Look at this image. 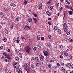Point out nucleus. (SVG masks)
Masks as SVG:
<instances>
[{
  "label": "nucleus",
  "mask_w": 73,
  "mask_h": 73,
  "mask_svg": "<svg viewBox=\"0 0 73 73\" xmlns=\"http://www.w3.org/2000/svg\"><path fill=\"white\" fill-rule=\"evenodd\" d=\"M25 50L26 52H27L28 54L29 53V51L30 50V47L29 46H27L25 48Z\"/></svg>",
  "instance_id": "f257e3e1"
},
{
  "label": "nucleus",
  "mask_w": 73,
  "mask_h": 73,
  "mask_svg": "<svg viewBox=\"0 0 73 73\" xmlns=\"http://www.w3.org/2000/svg\"><path fill=\"white\" fill-rule=\"evenodd\" d=\"M24 29L25 31H29L30 29V27L27 25H26L25 26Z\"/></svg>",
  "instance_id": "f03ea898"
},
{
  "label": "nucleus",
  "mask_w": 73,
  "mask_h": 73,
  "mask_svg": "<svg viewBox=\"0 0 73 73\" xmlns=\"http://www.w3.org/2000/svg\"><path fill=\"white\" fill-rule=\"evenodd\" d=\"M43 52L44 53V56L46 57H48L49 56V53L47 51L44 50L43 51Z\"/></svg>",
  "instance_id": "7ed1b4c3"
},
{
  "label": "nucleus",
  "mask_w": 73,
  "mask_h": 73,
  "mask_svg": "<svg viewBox=\"0 0 73 73\" xmlns=\"http://www.w3.org/2000/svg\"><path fill=\"white\" fill-rule=\"evenodd\" d=\"M39 57L40 59V60L42 61L43 60V59L44 58V56H42V54H40Z\"/></svg>",
  "instance_id": "20e7f679"
},
{
  "label": "nucleus",
  "mask_w": 73,
  "mask_h": 73,
  "mask_svg": "<svg viewBox=\"0 0 73 73\" xmlns=\"http://www.w3.org/2000/svg\"><path fill=\"white\" fill-rule=\"evenodd\" d=\"M64 31L65 32L68 31V26H66V27H64Z\"/></svg>",
  "instance_id": "39448f33"
},
{
  "label": "nucleus",
  "mask_w": 73,
  "mask_h": 73,
  "mask_svg": "<svg viewBox=\"0 0 73 73\" xmlns=\"http://www.w3.org/2000/svg\"><path fill=\"white\" fill-rule=\"evenodd\" d=\"M58 34V35H61V30L60 29H58L57 31Z\"/></svg>",
  "instance_id": "423d86ee"
},
{
  "label": "nucleus",
  "mask_w": 73,
  "mask_h": 73,
  "mask_svg": "<svg viewBox=\"0 0 73 73\" xmlns=\"http://www.w3.org/2000/svg\"><path fill=\"white\" fill-rule=\"evenodd\" d=\"M38 8L39 9H42V5L41 4H40L38 5Z\"/></svg>",
  "instance_id": "0eeeda50"
},
{
  "label": "nucleus",
  "mask_w": 73,
  "mask_h": 73,
  "mask_svg": "<svg viewBox=\"0 0 73 73\" xmlns=\"http://www.w3.org/2000/svg\"><path fill=\"white\" fill-rule=\"evenodd\" d=\"M33 19L34 21H35V23H37V19L33 17Z\"/></svg>",
  "instance_id": "6e6552de"
},
{
  "label": "nucleus",
  "mask_w": 73,
  "mask_h": 73,
  "mask_svg": "<svg viewBox=\"0 0 73 73\" xmlns=\"http://www.w3.org/2000/svg\"><path fill=\"white\" fill-rule=\"evenodd\" d=\"M28 3V1L25 0L23 1V4L24 5H26Z\"/></svg>",
  "instance_id": "1a4fd4ad"
},
{
  "label": "nucleus",
  "mask_w": 73,
  "mask_h": 73,
  "mask_svg": "<svg viewBox=\"0 0 73 73\" xmlns=\"http://www.w3.org/2000/svg\"><path fill=\"white\" fill-rule=\"evenodd\" d=\"M52 1V0H47V4H50V3H51V2Z\"/></svg>",
  "instance_id": "9d476101"
},
{
  "label": "nucleus",
  "mask_w": 73,
  "mask_h": 73,
  "mask_svg": "<svg viewBox=\"0 0 73 73\" xmlns=\"http://www.w3.org/2000/svg\"><path fill=\"white\" fill-rule=\"evenodd\" d=\"M10 5L11 6L13 7H16V5L12 3H11Z\"/></svg>",
  "instance_id": "9b49d317"
},
{
  "label": "nucleus",
  "mask_w": 73,
  "mask_h": 73,
  "mask_svg": "<svg viewBox=\"0 0 73 73\" xmlns=\"http://www.w3.org/2000/svg\"><path fill=\"white\" fill-rule=\"evenodd\" d=\"M6 57L7 58H8L9 60H10V57H11V56L9 55H7Z\"/></svg>",
  "instance_id": "f8f14e48"
},
{
  "label": "nucleus",
  "mask_w": 73,
  "mask_h": 73,
  "mask_svg": "<svg viewBox=\"0 0 73 73\" xmlns=\"http://www.w3.org/2000/svg\"><path fill=\"white\" fill-rule=\"evenodd\" d=\"M35 60H37V62H38L40 61V60L38 59V58L37 57H35Z\"/></svg>",
  "instance_id": "ddd939ff"
},
{
  "label": "nucleus",
  "mask_w": 73,
  "mask_h": 73,
  "mask_svg": "<svg viewBox=\"0 0 73 73\" xmlns=\"http://www.w3.org/2000/svg\"><path fill=\"white\" fill-rule=\"evenodd\" d=\"M46 15H48V16H50L51 15V14L49 13V11H47L46 12Z\"/></svg>",
  "instance_id": "4468645a"
},
{
  "label": "nucleus",
  "mask_w": 73,
  "mask_h": 73,
  "mask_svg": "<svg viewBox=\"0 0 73 73\" xmlns=\"http://www.w3.org/2000/svg\"><path fill=\"white\" fill-rule=\"evenodd\" d=\"M71 66V64H70L69 63H67L66 64V66L68 67L69 66Z\"/></svg>",
  "instance_id": "2eb2a0df"
},
{
  "label": "nucleus",
  "mask_w": 73,
  "mask_h": 73,
  "mask_svg": "<svg viewBox=\"0 0 73 73\" xmlns=\"http://www.w3.org/2000/svg\"><path fill=\"white\" fill-rule=\"evenodd\" d=\"M68 13L69 15H73V13L72 12V11H68Z\"/></svg>",
  "instance_id": "dca6fc26"
},
{
  "label": "nucleus",
  "mask_w": 73,
  "mask_h": 73,
  "mask_svg": "<svg viewBox=\"0 0 73 73\" xmlns=\"http://www.w3.org/2000/svg\"><path fill=\"white\" fill-rule=\"evenodd\" d=\"M7 41V38L4 37L3 39V41H4V42H6Z\"/></svg>",
  "instance_id": "f3484780"
},
{
  "label": "nucleus",
  "mask_w": 73,
  "mask_h": 73,
  "mask_svg": "<svg viewBox=\"0 0 73 73\" xmlns=\"http://www.w3.org/2000/svg\"><path fill=\"white\" fill-rule=\"evenodd\" d=\"M37 46V48H38V49H41V46L40 44H38Z\"/></svg>",
  "instance_id": "a211bd4d"
},
{
  "label": "nucleus",
  "mask_w": 73,
  "mask_h": 73,
  "mask_svg": "<svg viewBox=\"0 0 73 73\" xmlns=\"http://www.w3.org/2000/svg\"><path fill=\"white\" fill-rule=\"evenodd\" d=\"M59 47L60 48V49H63V46L62 45H60L59 46Z\"/></svg>",
  "instance_id": "6ab92c4d"
},
{
  "label": "nucleus",
  "mask_w": 73,
  "mask_h": 73,
  "mask_svg": "<svg viewBox=\"0 0 73 73\" xmlns=\"http://www.w3.org/2000/svg\"><path fill=\"white\" fill-rule=\"evenodd\" d=\"M66 27H68V26H66V24L65 23H64L63 25V28Z\"/></svg>",
  "instance_id": "aec40b11"
},
{
  "label": "nucleus",
  "mask_w": 73,
  "mask_h": 73,
  "mask_svg": "<svg viewBox=\"0 0 73 73\" xmlns=\"http://www.w3.org/2000/svg\"><path fill=\"white\" fill-rule=\"evenodd\" d=\"M31 68H35V65H34V64H31Z\"/></svg>",
  "instance_id": "412c9836"
},
{
  "label": "nucleus",
  "mask_w": 73,
  "mask_h": 73,
  "mask_svg": "<svg viewBox=\"0 0 73 73\" xmlns=\"http://www.w3.org/2000/svg\"><path fill=\"white\" fill-rule=\"evenodd\" d=\"M54 61V58H52L50 61V62H53Z\"/></svg>",
  "instance_id": "4be33fe9"
},
{
  "label": "nucleus",
  "mask_w": 73,
  "mask_h": 73,
  "mask_svg": "<svg viewBox=\"0 0 73 73\" xmlns=\"http://www.w3.org/2000/svg\"><path fill=\"white\" fill-rule=\"evenodd\" d=\"M5 33L6 34H8V31L6 29H5Z\"/></svg>",
  "instance_id": "5701e85b"
},
{
  "label": "nucleus",
  "mask_w": 73,
  "mask_h": 73,
  "mask_svg": "<svg viewBox=\"0 0 73 73\" xmlns=\"http://www.w3.org/2000/svg\"><path fill=\"white\" fill-rule=\"evenodd\" d=\"M5 72L6 73H8V72H9V70L7 68H6L5 70Z\"/></svg>",
  "instance_id": "b1692460"
},
{
  "label": "nucleus",
  "mask_w": 73,
  "mask_h": 73,
  "mask_svg": "<svg viewBox=\"0 0 73 73\" xmlns=\"http://www.w3.org/2000/svg\"><path fill=\"white\" fill-rule=\"evenodd\" d=\"M40 38H41L40 37V35L38 36L37 38L38 40H40Z\"/></svg>",
  "instance_id": "393cba45"
},
{
  "label": "nucleus",
  "mask_w": 73,
  "mask_h": 73,
  "mask_svg": "<svg viewBox=\"0 0 73 73\" xmlns=\"http://www.w3.org/2000/svg\"><path fill=\"white\" fill-rule=\"evenodd\" d=\"M15 59L17 61H19V58L17 57H15Z\"/></svg>",
  "instance_id": "a878e982"
},
{
  "label": "nucleus",
  "mask_w": 73,
  "mask_h": 73,
  "mask_svg": "<svg viewBox=\"0 0 73 73\" xmlns=\"http://www.w3.org/2000/svg\"><path fill=\"white\" fill-rule=\"evenodd\" d=\"M53 7H54V6H51L50 8V10H52L53 9Z\"/></svg>",
  "instance_id": "bb28decb"
},
{
  "label": "nucleus",
  "mask_w": 73,
  "mask_h": 73,
  "mask_svg": "<svg viewBox=\"0 0 73 73\" xmlns=\"http://www.w3.org/2000/svg\"><path fill=\"white\" fill-rule=\"evenodd\" d=\"M36 65L37 67H38V66H40V63H37L36 64Z\"/></svg>",
  "instance_id": "cd10ccee"
},
{
  "label": "nucleus",
  "mask_w": 73,
  "mask_h": 73,
  "mask_svg": "<svg viewBox=\"0 0 73 73\" xmlns=\"http://www.w3.org/2000/svg\"><path fill=\"white\" fill-rule=\"evenodd\" d=\"M70 31H68L67 32V35H70Z\"/></svg>",
  "instance_id": "c85d7f7f"
},
{
  "label": "nucleus",
  "mask_w": 73,
  "mask_h": 73,
  "mask_svg": "<svg viewBox=\"0 0 73 73\" xmlns=\"http://www.w3.org/2000/svg\"><path fill=\"white\" fill-rule=\"evenodd\" d=\"M57 27L56 26H55L54 27V31H56L57 30Z\"/></svg>",
  "instance_id": "c756f323"
},
{
  "label": "nucleus",
  "mask_w": 73,
  "mask_h": 73,
  "mask_svg": "<svg viewBox=\"0 0 73 73\" xmlns=\"http://www.w3.org/2000/svg\"><path fill=\"white\" fill-rule=\"evenodd\" d=\"M18 72L19 73H22V71H21V70L20 69L18 70Z\"/></svg>",
  "instance_id": "7c9ffc66"
},
{
  "label": "nucleus",
  "mask_w": 73,
  "mask_h": 73,
  "mask_svg": "<svg viewBox=\"0 0 73 73\" xmlns=\"http://www.w3.org/2000/svg\"><path fill=\"white\" fill-rule=\"evenodd\" d=\"M0 16H1V17H3V16H4V15H3V13H1L0 14Z\"/></svg>",
  "instance_id": "2f4dec72"
},
{
  "label": "nucleus",
  "mask_w": 73,
  "mask_h": 73,
  "mask_svg": "<svg viewBox=\"0 0 73 73\" xmlns=\"http://www.w3.org/2000/svg\"><path fill=\"white\" fill-rule=\"evenodd\" d=\"M64 55L66 56H68V53L67 52H65L64 53Z\"/></svg>",
  "instance_id": "473e14b6"
},
{
  "label": "nucleus",
  "mask_w": 73,
  "mask_h": 73,
  "mask_svg": "<svg viewBox=\"0 0 73 73\" xmlns=\"http://www.w3.org/2000/svg\"><path fill=\"white\" fill-rule=\"evenodd\" d=\"M59 4L58 3H56V7H58L59 6Z\"/></svg>",
  "instance_id": "72a5a7b5"
},
{
  "label": "nucleus",
  "mask_w": 73,
  "mask_h": 73,
  "mask_svg": "<svg viewBox=\"0 0 73 73\" xmlns=\"http://www.w3.org/2000/svg\"><path fill=\"white\" fill-rule=\"evenodd\" d=\"M31 60L33 62H34V61H35V58H32Z\"/></svg>",
  "instance_id": "f704fd0d"
},
{
  "label": "nucleus",
  "mask_w": 73,
  "mask_h": 73,
  "mask_svg": "<svg viewBox=\"0 0 73 73\" xmlns=\"http://www.w3.org/2000/svg\"><path fill=\"white\" fill-rule=\"evenodd\" d=\"M68 40L70 42H72L73 41V40L71 38H69Z\"/></svg>",
  "instance_id": "c9c22d12"
},
{
  "label": "nucleus",
  "mask_w": 73,
  "mask_h": 73,
  "mask_svg": "<svg viewBox=\"0 0 73 73\" xmlns=\"http://www.w3.org/2000/svg\"><path fill=\"white\" fill-rule=\"evenodd\" d=\"M51 37H52L50 35H49L48 36V38H49V39H50V38H51Z\"/></svg>",
  "instance_id": "e433bc0d"
},
{
  "label": "nucleus",
  "mask_w": 73,
  "mask_h": 73,
  "mask_svg": "<svg viewBox=\"0 0 73 73\" xmlns=\"http://www.w3.org/2000/svg\"><path fill=\"white\" fill-rule=\"evenodd\" d=\"M11 27L12 29H13L15 28V26L12 25L11 26Z\"/></svg>",
  "instance_id": "4c0bfd02"
},
{
  "label": "nucleus",
  "mask_w": 73,
  "mask_h": 73,
  "mask_svg": "<svg viewBox=\"0 0 73 73\" xmlns=\"http://www.w3.org/2000/svg\"><path fill=\"white\" fill-rule=\"evenodd\" d=\"M5 61H6V62H9V60H7L6 58L5 59Z\"/></svg>",
  "instance_id": "58836bf2"
},
{
  "label": "nucleus",
  "mask_w": 73,
  "mask_h": 73,
  "mask_svg": "<svg viewBox=\"0 0 73 73\" xmlns=\"http://www.w3.org/2000/svg\"><path fill=\"white\" fill-rule=\"evenodd\" d=\"M3 54L4 56H7V52H4Z\"/></svg>",
  "instance_id": "ea45409f"
},
{
  "label": "nucleus",
  "mask_w": 73,
  "mask_h": 73,
  "mask_svg": "<svg viewBox=\"0 0 73 73\" xmlns=\"http://www.w3.org/2000/svg\"><path fill=\"white\" fill-rule=\"evenodd\" d=\"M57 66L58 67H60V64H59V63H58L57 64Z\"/></svg>",
  "instance_id": "a19ab883"
},
{
  "label": "nucleus",
  "mask_w": 73,
  "mask_h": 73,
  "mask_svg": "<svg viewBox=\"0 0 73 73\" xmlns=\"http://www.w3.org/2000/svg\"><path fill=\"white\" fill-rule=\"evenodd\" d=\"M19 57H22V54L21 53H19Z\"/></svg>",
  "instance_id": "79ce46f5"
},
{
  "label": "nucleus",
  "mask_w": 73,
  "mask_h": 73,
  "mask_svg": "<svg viewBox=\"0 0 73 73\" xmlns=\"http://www.w3.org/2000/svg\"><path fill=\"white\" fill-rule=\"evenodd\" d=\"M29 22L30 23L32 22V19L31 18H30L29 19Z\"/></svg>",
  "instance_id": "37998d69"
},
{
  "label": "nucleus",
  "mask_w": 73,
  "mask_h": 73,
  "mask_svg": "<svg viewBox=\"0 0 73 73\" xmlns=\"http://www.w3.org/2000/svg\"><path fill=\"white\" fill-rule=\"evenodd\" d=\"M62 9H63V8L62 7H61L59 8V10H60V11H62Z\"/></svg>",
  "instance_id": "c03bdc74"
},
{
  "label": "nucleus",
  "mask_w": 73,
  "mask_h": 73,
  "mask_svg": "<svg viewBox=\"0 0 73 73\" xmlns=\"http://www.w3.org/2000/svg\"><path fill=\"white\" fill-rule=\"evenodd\" d=\"M37 50V48H36V47H34V48L33 49V50H34V51H35L36 50Z\"/></svg>",
  "instance_id": "a18cd8bd"
},
{
  "label": "nucleus",
  "mask_w": 73,
  "mask_h": 73,
  "mask_svg": "<svg viewBox=\"0 0 73 73\" xmlns=\"http://www.w3.org/2000/svg\"><path fill=\"white\" fill-rule=\"evenodd\" d=\"M4 11L5 12H6V11H7V8H4Z\"/></svg>",
  "instance_id": "49530a36"
},
{
  "label": "nucleus",
  "mask_w": 73,
  "mask_h": 73,
  "mask_svg": "<svg viewBox=\"0 0 73 73\" xmlns=\"http://www.w3.org/2000/svg\"><path fill=\"white\" fill-rule=\"evenodd\" d=\"M48 67L49 68H50L51 67H52V66H51V65L50 64H49L48 65Z\"/></svg>",
  "instance_id": "de8ad7c7"
},
{
  "label": "nucleus",
  "mask_w": 73,
  "mask_h": 73,
  "mask_svg": "<svg viewBox=\"0 0 73 73\" xmlns=\"http://www.w3.org/2000/svg\"><path fill=\"white\" fill-rule=\"evenodd\" d=\"M61 71L62 72H63V71H65V68H62V69Z\"/></svg>",
  "instance_id": "09e8293b"
},
{
  "label": "nucleus",
  "mask_w": 73,
  "mask_h": 73,
  "mask_svg": "<svg viewBox=\"0 0 73 73\" xmlns=\"http://www.w3.org/2000/svg\"><path fill=\"white\" fill-rule=\"evenodd\" d=\"M3 48H4V47L3 46H0V49H2Z\"/></svg>",
  "instance_id": "8fccbe9b"
},
{
  "label": "nucleus",
  "mask_w": 73,
  "mask_h": 73,
  "mask_svg": "<svg viewBox=\"0 0 73 73\" xmlns=\"http://www.w3.org/2000/svg\"><path fill=\"white\" fill-rule=\"evenodd\" d=\"M19 17H17L16 19H17V21L18 22L19 21Z\"/></svg>",
  "instance_id": "3c124183"
},
{
  "label": "nucleus",
  "mask_w": 73,
  "mask_h": 73,
  "mask_svg": "<svg viewBox=\"0 0 73 73\" xmlns=\"http://www.w3.org/2000/svg\"><path fill=\"white\" fill-rule=\"evenodd\" d=\"M26 66L27 67H28V66H29V64H26Z\"/></svg>",
  "instance_id": "603ef678"
},
{
  "label": "nucleus",
  "mask_w": 73,
  "mask_h": 73,
  "mask_svg": "<svg viewBox=\"0 0 73 73\" xmlns=\"http://www.w3.org/2000/svg\"><path fill=\"white\" fill-rule=\"evenodd\" d=\"M17 64V63L15 62L13 64V66H15Z\"/></svg>",
  "instance_id": "864d4df0"
},
{
  "label": "nucleus",
  "mask_w": 73,
  "mask_h": 73,
  "mask_svg": "<svg viewBox=\"0 0 73 73\" xmlns=\"http://www.w3.org/2000/svg\"><path fill=\"white\" fill-rule=\"evenodd\" d=\"M68 0L65 1V3L66 4H68Z\"/></svg>",
  "instance_id": "5fc2aeb1"
},
{
  "label": "nucleus",
  "mask_w": 73,
  "mask_h": 73,
  "mask_svg": "<svg viewBox=\"0 0 73 73\" xmlns=\"http://www.w3.org/2000/svg\"><path fill=\"white\" fill-rule=\"evenodd\" d=\"M15 67L16 69H18L19 68V66H16Z\"/></svg>",
  "instance_id": "6e6d98bb"
},
{
  "label": "nucleus",
  "mask_w": 73,
  "mask_h": 73,
  "mask_svg": "<svg viewBox=\"0 0 73 73\" xmlns=\"http://www.w3.org/2000/svg\"><path fill=\"white\" fill-rule=\"evenodd\" d=\"M43 64H44L43 63V62H42L40 63V65H41V66L42 65H42H43Z\"/></svg>",
  "instance_id": "4d7b16f0"
},
{
  "label": "nucleus",
  "mask_w": 73,
  "mask_h": 73,
  "mask_svg": "<svg viewBox=\"0 0 73 73\" xmlns=\"http://www.w3.org/2000/svg\"><path fill=\"white\" fill-rule=\"evenodd\" d=\"M70 9H71L72 10V11H73V9H72V7H70Z\"/></svg>",
  "instance_id": "13d9d810"
},
{
  "label": "nucleus",
  "mask_w": 73,
  "mask_h": 73,
  "mask_svg": "<svg viewBox=\"0 0 73 73\" xmlns=\"http://www.w3.org/2000/svg\"><path fill=\"white\" fill-rule=\"evenodd\" d=\"M16 41H17V43H18V44H19V40H16Z\"/></svg>",
  "instance_id": "bf43d9fd"
},
{
  "label": "nucleus",
  "mask_w": 73,
  "mask_h": 73,
  "mask_svg": "<svg viewBox=\"0 0 73 73\" xmlns=\"http://www.w3.org/2000/svg\"><path fill=\"white\" fill-rule=\"evenodd\" d=\"M64 13V17H63L64 19V18L65 17V12H63Z\"/></svg>",
  "instance_id": "052dcab7"
},
{
  "label": "nucleus",
  "mask_w": 73,
  "mask_h": 73,
  "mask_svg": "<svg viewBox=\"0 0 73 73\" xmlns=\"http://www.w3.org/2000/svg\"><path fill=\"white\" fill-rule=\"evenodd\" d=\"M69 57L70 58L72 59L73 58V57L71 56H69Z\"/></svg>",
  "instance_id": "680f3d73"
},
{
  "label": "nucleus",
  "mask_w": 73,
  "mask_h": 73,
  "mask_svg": "<svg viewBox=\"0 0 73 73\" xmlns=\"http://www.w3.org/2000/svg\"><path fill=\"white\" fill-rule=\"evenodd\" d=\"M44 37H42L41 38V40H44Z\"/></svg>",
  "instance_id": "e2e57ef3"
},
{
  "label": "nucleus",
  "mask_w": 73,
  "mask_h": 73,
  "mask_svg": "<svg viewBox=\"0 0 73 73\" xmlns=\"http://www.w3.org/2000/svg\"><path fill=\"white\" fill-rule=\"evenodd\" d=\"M61 65L62 66H64V63H61Z\"/></svg>",
  "instance_id": "0e129e2a"
},
{
  "label": "nucleus",
  "mask_w": 73,
  "mask_h": 73,
  "mask_svg": "<svg viewBox=\"0 0 73 73\" xmlns=\"http://www.w3.org/2000/svg\"><path fill=\"white\" fill-rule=\"evenodd\" d=\"M21 38L23 40H24L25 39V38L23 36Z\"/></svg>",
  "instance_id": "69168bd1"
},
{
  "label": "nucleus",
  "mask_w": 73,
  "mask_h": 73,
  "mask_svg": "<svg viewBox=\"0 0 73 73\" xmlns=\"http://www.w3.org/2000/svg\"><path fill=\"white\" fill-rule=\"evenodd\" d=\"M60 58H63V56H62V55H60Z\"/></svg>",
  "instance_id": "338daca9"
},
{
  "label": "nucleus",
  "mask_w": 73,
  "mask_h": 73,
  "mask_svg": "<svg viewBox=\"0 0 73 73\" xmlns=\"http://www.w3.org/2000/svg\"><path fill=\"white\" fill-rule=\"evenodd\" d=\"M53 68H54V69H56V66H54V67H53Z\"/></svg>",
  "instance_id": "774afa93"
}]
</instances>
